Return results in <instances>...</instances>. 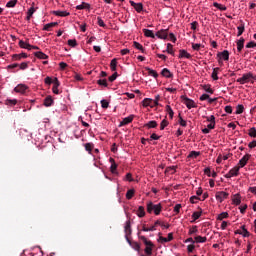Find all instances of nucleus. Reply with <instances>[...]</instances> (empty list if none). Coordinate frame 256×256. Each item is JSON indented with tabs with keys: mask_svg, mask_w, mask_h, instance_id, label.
Returning a JSON list of instances; mask_svg holds the SVG:
<instances>
[{
	"mask_svg": "<svg viewBox=\"0 0 256 256\" xmlns=\"http://www.w3.org/2000/svg\"><path fill=\"white\" fill-rule=\"evenodd\" d=\"M183 57H185V59H191V55L184 49L179 51V59H183Z\"/></svg>",
	"mask_w": 256,
	"mask_h": 256,
	"instance_id": "20",
	"label": "nucleus"
},
{
	"mask_svg": "<svg viewBox=\"0 0 256 256\" xmlns=\"http://www.w3.org/2000/svg\"><path fill=\"white\" fill-rule=\"evenodd\" d=\"M134 195H135V190L130 189L126 193V199L131 200L133 199Z\"/></svg>",
	"mask_w": 256,
	"mask_h": 256,
	"instance_id": "43",
	"label": "nucleus"
},
{
	"mask_svg": "<svg viewBox=\"0 0 256 256\" xmlns=\"http://www.w3.org/2000/svg\"><path fill=\"white\" fill-rule=\"evenodd\" d=\"M182 99H183L184 105H186L187 109H193V108L197 107V105L195 104V101H193L192 99H189L186 96H182Z\"/></svg>",
	"mask_w": 256,
	"mask_h": 256,
	"instance_id": "5",
	"label": "nucleus"
},
{
	"mask_svg": "<svg viewBox=\"0 0 256 256\" xmlns=\"http://www.w3.org/2000/svg\"><path fill=\"white\" fill-rule=\"evenodd\" d=\"M59 85H61V83H59V79L54 78L52 91L55 95H59Z\"/></svg>",
	"mask_w": 256,
	"mask_h": 256,
	"instance_id": "13",
	"label": "nucleus"
},
{
	"mask_svg": "<svg viewBox=\"0 0 256 256\" xmlns=\"http://www.w3.org/2000/svg\"><path fill=\"white\" fill-rule=\"evenodd\" d=\"M195 243H206L207 242V237H202V236H196L194 238Z\"/></svg>",
	"mask_w": 256,
	"mask_h": 256,
	"instance_id": "36",
	"label": "nucleus"
},
{
	"mask_svg": "<svg viewBox=\"0 0 256 256\" xmlns=\"http://www.w3.org/2000/svg\"><path fill=\"white\" fill-rule=\"evenodd\" d=\"M254 47H256V43L253 41L246 44V49H254Z\"/></svg>",
	"mask_w": 256,
	"mask_h": 256,
	"instance_id": "61",
	"label": "nucleus"
},
{
	"mask_svg": "<svg viewBox=\"0 0 256 256\" xmlns=\"http://www.w3.org/2000/svg\"><path fill=\"white\" fill-rule=\"evenodd\" d=\"M201 155V152L192 151L189 154V157H193L194 159H197Z\"/></svg>",
	"mask_w": 256,
	"mask_h": 256,
	"instance_id": "56",
	"label": "nucleus"
},
{
	"mask_svg": "<svg viewBox=\"0 0 256 256\" xmlns=\"http://www.w3.org/2000/svg\"><path fill=\"white\" fill-rule=\"evenodd\" d=\"M217 73H219V68H214V69H213V72H212V79H213L214 81L219 80V76H217Z\"/></svg>",
	"mask_w": 256,
	"mask_h": 256,
	"instance_id": "46",
	"label": "nucleus"
},
{
	"mask_svg": "<svg viewBox=\"0 0 256 256\" xmlns=\"http://www.w3.org/2000/svg\"><path fill=\"white\" fill-rule=\"evenodd\" d=\"M158 241L161 243H169V241H173V233H169L167 238L160 236Z\"/></svg>",
	"mask_w": 256,
	"mask_h": 256,
	"instance_id": "17",
	"label": "nucleus"
},
{
	"mask_svg": "<svg viewBox=\"0 0 256 256\" xmlns=\"http://www.w3.org/2000/svg\"><path fill=\"white\" fill-rule=\"evenodd\" d=\"M166 111H167L170 119H173L174 112H173V109L171 108V106L167 105L166 106Z\"/></svg>",
	"mask_w": 256,
	"mask_h": 256,
	"instance_id": "51",
	"label": "nucleus"
},
{
	"mask_svg": "<svg viewBox=\"0 0 256 256\" xmlns=\"http://www.w3.org/2000/svg\"><path fill=\"white\" fill-rule=\"evenodd\" d=\"M159 139H161V136H157V134L153 133L150 136V141H159Z\"/></svg>",
	"mask_w": 256,
	"mask_h": 256,
	"instance_id": "60",
	"label": "nucleus"
},
{
	"mask_svg": "<svg viewBox=\"0 0 256 256\" xmlns=\"http://www.w3.org/2000/svg\"><path fill=\"white\" fill-rule=\"evenodd\" d=\"M84 147H85V150L88 151V153H91V151H93L94 145L93 143H86Z\"/></svg>",
	"mask_w": 256,
	"mask_h": 256,
	"instance_id": "48",
	"label": "nucleus"
},
{
	"mask_svg": "<svg viewBox=\"0 0 256 256\" xmlns=\"http://www.w3.org/2000/svg\"><path fill=\"white\" fill-rule=\"evenodd\" d=\"M137 216L140 218L145 217V207L139 206V208L137 210Z\"/></svg>",
	"mask_w": 256,
	"mask_h": 256,
	"instance_id": "37",
	"label": "nucleus"
},
{
	"mask_svg": "<svg viewBox=\"0 0 256 256\" xmlns=\"http://www.w3.org/2000/svg\"><path fill=\"white\" fill-rule=\"evenodd\" d=\"M15 5H17V0H10L9 2H7L6 7L13 8L15 7Z\"/></svg>",
	"mask_w": 256,
	"mask_h": 256,
	"instance_id": "53",
	"label": "nucleus"
},
{
	"mask_svg": "<svg viewBox=\"0 0 256 256\" xmlns=\"http://www.w3.org/2000/svg\"><path fill=\"white\" fill-rule=\"evenodd\" d=\"M217 57L219 59H223L224 61H229V51L228 50H224L223 52H219L217 54Z\"/></svg>",
	"mask_w": 256,
	"mask_h": 256,
	"instance_id": "15",
	"label": "nucleus"
},
{
	"mask_svg": "<svg viewBox=\"0 0 256 256\" xmlns=\"http://www.w3.org/2000/svg\"><path fill=\"white\" fill-rule=\"evenodd\" d=\"M241 229L243 232L241 231H236V233H238L239 235H243V237H249L250 233L248 230L245 229V225L241 226Z\"/></svg>",
	"mask_w": 256,
	"mask_h": 256,
	"instance_id": "32",
	"label": "nucleus"
},
{
	"mask_svg": "<svg viewBox=\"0 0 256 256\" xmlns=\"http://www.w3.org/2000/svg\"><path fill=\"white\" fill-rule=\"evenodd\" d=\"M234 205H241V194H235L232 197Z\"/></svg>",
	"mask_w": 256,
	"mask_h": 256,
	"instance_id": "25",
	"label": "nucleus"
},
{
	"mask_svg": "<svg viewBox=\"0 0 256 256\" xmlns=\"http://www.w3.org/2000/svg\"><path fill=\"white\" fill-rule=\"evenodd\" d=\"M69 47H77V40L76 39H70L68 40Z\"/></svg>",
	"mask_w": 256,
	"mask_h": 256,
	"instance_id": "58",
	"label": "nucleus"
},
{
	"mask_svg": "<svg viewBox=\"0 0 256 256\" xmlns=\"http://www.w3.org/2000/svg\"><path fill=\"white\" fill-rule=\"evenodd\" d=\"M137 237L145 245L144 253H146V255L148 256L153 255V249L155 248V244H153L151 240H148L147 237L141 235V230L138 231Z\"/></svg>",
	"mask_w": 256,
	"mask_h": 256,
	"instance_id": "1",
	"label": "nucleus"
},
{
	"mask_svg": "<svg viewBox=\"0 0 256 256\" xmlns=\"http://www.w3.org/2000/svg\"><path fill=\"white\" fill-rule=\"evenodd\" d=\"M237 83H240V85H245V83H249V81H256V76L253 75L252 72H248L242 75L241 78H238Z\"/></svg>",
	"mask_w": 256,
	"mask_h": 256,
	"instance_id": "3",
	"label": "nucleus"
},
{
	"mask_svg": "<svg viewBox=\"0 0 256 256\" xmlns=\"http://www.w3.org/2000/svg\"><path fill=\"white\" fill-rule=\"evenodd\" d=\"M237 29H238L237 37H241V35H243V33L245 32V24L241 23V25H239Z\"/></svg>",
	"mask_w": 256,
	"mask_h": 256,
	"instance_id": "35",
	"label": "nucleus"
},
{
	"mask_svg": "<svg viewBox=\"0 0 256 256\" xmlns=\"http://www.w3.org/2000/svg\"><path fill=\"white\" fill-rule=\"evenodd\" d=\"M142 105H143V107H153V99H151V98H145V99L142 101Z\"/></svg>",
	"mask_w": 256,
	"mask_h": 256,
	"instance_id": "24",
	"label": "nucleus"
},
{
	"mask_svg": "<svg viewBox=\"0 0 256 256\" xmlns=\"http://www.w3.org/2000/svg\"><path fill=\"white\" fill-rule=\"evenodd\" d=\"M27 89H29V87H27V85L25 84H18L15 88L14 91L15 93H25V91H27Z\"/></svg>",
	"mask_w": 256,
	"mask_h": 256,
	"instance_id": "12",
	"label": "nucleus"
},
{
	"mask_svg": "<svg viewBox=\"0 0 256 256\" xmlns=\"http://www.w3.org/2000/svg\"><path fill=\"white\" fill-rule=\"evenodd\" d=\"M199 200H200V198L197 197V196H192V197L190 198V202L193 203V204L197 203V201H199Z\"/></svg>",
	"mask_w": 256,
	"mask_h": 256,
	"instance_id": "64",
	"label": "nucleus"
},
{
	"mask_svg": "<svg viewBox=\"0 0 256 256\" xmlns=\"http://www.w3.org/2000/svg\"><path fill=\"white\" fill-rule=\"evenodd\" d=\"M214 7H216V9H219V11H227V6L219 4L217 2L214 3Z\"/></svg>",
	"mask_w": 256,
	"mask_h": 256,
	"instance_id": "42",
	"label": "nucleus"
},
{
	"mask_svg": "<svg viewBox=\"0 0 256 256\" xmlns=\"http://www.w3.org/2000/svg\"><path fill=\"white\" fill-rule=\"evenodd\" d=\"M124 231H125V239H129V235L133 233V230H131V221H126V224L124 226Z\"/></svg>",
	"mask_w": 256,
	"mask_h": 256,
	"instance_id": "9",
	"label": "nucleus"
},
{
	"mask_svg": "<svg viewBox=\"0 0 256 256\" xmlns=\"http://www.w3.org/2000/svg\"><path fill=\"white\" fill-rule=\"evenodd\" d=\"M133 121V115H130L123 119V121L120 122V127H123V125H129Z\"/></svg>",
	"mask_w": 256,
	"mask_h": 256,
	"instance_id": "21",
	"label": "nucleus"
},
{
	"mask_svg": "<svg viewBox=\"0 0 256 256\" xmlns=\"http://www.w3.org/2000/svg\"><path fill=\"white\" fill-rule=\"evenodd\" d=\"M143 33L145 37H150L151 39H155V34L149 29H143Z\"/></svg>",
	"mask_w": 256,
	"mask_h": 256,
	"instance_id": "33",
	"label": "nucleus"
},
{
	"mask_svg": "<svg viewBox=\"0 0 256 256\" xmlns=\"http://www.w3.org/2000/svg\"><path fill=\"white\" fill-rule=\"evenodd\" d=\"M19 46L21 47V49H28V51H31V44H29L23 40L19 41Z\"/></svg>",
	"mask_w": 256,
	"mask_h": 256,
	"instance_id": "26",
	"label": "nucleus"
},
{
	"mask_svg": "<svg viewBox=\"0 0 256 256\" xmlns=\"http://www.w3.org/2000/svg\"><path fill=\"white\" fill-rule=\"evenodd\" d=\"M97 23L99 25V27H107V24H105V22L103 21V19H101V17H97Z\"/></svg>",
	"mask_w": 256,
	"mask_h": 256,
	"instance_id": "54",
	"label": "nucleus"
},
{
	"mask_svg": "<svg viewBox=\"0 0 256 256\" xmlns=\"http://www.w3.org/2000/svg\"><path fill=\"white\" fill-rule=\"evenodd\" d=\"M227 197H229V193H227L225 191H220V192L216 193V199L220 203H223V201H225V199H227Z\"/></svg>",
	"mask_w": 256,
	"mask_h": 256,
	"instance_id": "6",
	"label": "nucleus"
},
{
	"mask_svg": "<svg viewBox=\"0 0 256 256\" xmlns=\"http://www.w3.org/2000/svg\"><path fill=\"white\" fill-rule=\"evenodd\" d=\"M198 231L197 226H193L192 229L189 230V235H195Z\"/></svg>",
	"mask_w": 256,
	"mask_h": 256,
	"instance_id": "62",
	"label": "nucleus"
},
{
	"mask_svg": "<svg viewBox=\"0 0 256 256\" xmlns=\"http://www.w3.org/2000/svg\"><path fill=\"white\" fill-rule=\"evenodd\" d=\"M248 135H249V137H253L255 139L256 138V128L255 127L250 128Z\"/></svg>",
	"mask_w": 256,
	"mask_h": 256,
	"instance_id": "49",
	"label": "nucleus"
},
{
	"mask_svg": "<svg viewBox=\"0 0 256 256\" xmlns=\"http://www.w3.org/2000/svg\"><path fill=\"white\" fill-rule=\"evenodd\" d=\"M16 103H17V99H7L5 101V105H8V107H15Z\"/></svg>",
	"mask_w": 256,
	"mask_h": 256,
	"instance_id": "38",
	"label": "nucleus"
},
{
	"mask_svg": "<svg viewBox=\"0 0 256 256\" xmlns=\"http://www.w3.org/2000/svg\"><path fill=\"white\" fill-rule=\"evenodd\" d=\"M110 69L111 71H117V58L111 60Z\"/></svg>",
	"mask_w": 256,
	"mask_h": 256,
	"instance_id": "39",
	"label": "nucleus"
},
{
	"mask_svg": "<svg viewBox=\"0 0 256 256\" xmlns=\"http://www.w3.org/2000/svg\"><path fill=\"white\" fill-rule=\"evenodd\" d=\"M156 37H158V39H167V37H169V29L159 30L156 33Z\"/></svg>",
	"mask_w": 256,
	"mask_h": 256,
	"instance_id": "8",
	"label": "nucleus"
},
{
	"mask_svg": "<svg viewBox=\"0 0 256 256\" xmlns=\"http://www.w3.org/2000/svg\"><path fill=\"white\" fill-rule=\"evenodd\" d=\"M243 111H245V107L242 104H239L238 106H236V115H241V113H243Z\"/></svg>",
	"mask_w": 256,
	"mask_h": 256,
	"instance_id": "40",
	"label": "nucleus"
},
{
	"mask_svg": "<svg viewBox=\"0 0 256 256\" xmlns=\"http://www.w3.org/2000/svg\"><path fill=\"white\" fill-rule=\"evenodd\" d=\"M146 71H148V74L157 79L159 77V74H157V71L151 69V68H146Z\"/></svg>",
	"mask_w": 256,
	"mask_h": 256,
	"instance_id": "41",
	"label": "nucleus"
},
{
	"mask_svg": "<svg viewBox=\"0 0 256 256\" xmlns=\"http://www.w3.org/2000/svg\"><path fill=\"white\" fill-rule=\"evenodd\" d=\"M179 125H181V127H187V121L183 120L181 114H179Z\"/></svg>",
	"mask_w": 256,
	"mask_h": 256,
	"instance_id": "57",
	"label": "nucleus"
},
{
	"mask_svg": "<svg viewBox=\"0 0 256 256\" xmlns=\"http://www.w3.org/2000/svg\"><path fill=\"white\" fill-rule=\"evenodd\" d=\"M229 217V213L227 212H222L218 215L217 219L218 221H223V219H227Z\"/></svg>",
	"mask_w": 256,
	"mask_h": 256,
	"instance_id": "44",
	"label": "nucleus"
},
{
	"mask_svg": "<svg viewBox=\"0 0 256 256\" xmlns=\"http://www.w3.org/2000/svg\"><path fill=\"white\" fill-rule=\"evenodd\" d=\"M13 61H21V59H27V54L26 53H21V54H14L12 56Z\"/></svg>",
	"mask_w": 256,
	"mask_h": 256,
	"instance_id": "18",
	"label": "nucleus"
},
{
	"mask_svg": "<svg viewBox=\"0 0 256 256\" xmlns=\"http://www.w3.org/2000/svg\"><path fill=\"white\" fill-rule=\"evenodd\" d=\"M76 9H77L78 11H81V10H83V9H91V4H89V3H87V2H82L81 5L76 6Z\"/></svg>",
	"mask_w": 256,
	"mask_h": 256,
	"instance_id": "23",
	"label": "nucleus"
},
{
	"mask_svg": "<svg viewBox=\"0 0 256 256\" xmlns=\"http://www.w3.org/2000/svg\"><path fill=\"white\" fill-rule=\"evenodd\" d=\"M53 15H56V17H69L70 13L67 11H53Z\"/></svg>",
	"mask_w": 256,
	"mask_h": 256,
	"instance_id": "22",
	"label": "nucleus"
},
{
	"mask_svg": "<svg viewBox=\"0 0 256 256\" xmlns=\"http://www.w3.org/2000/svg\"><path fill=\"white\" fill-rule=\"evenodd\" d=\"M98 85H101L102 87H108L107 79H100L97 81Z\"/></svg>",
	"mask_w": 256,
	"mask_h": 256,
	"instance_id": "50",
	"label": "nucleus"
},
{
	"mask_svg": "<svg viewBox=\"0 0 256 256\" xmlns=\"http://www.w3.org/2000/svg\"><path fill=\"white\" fill-rule=\"evenodd\" d=\"M57 25H59L57 22L48 23L44 25L43 31H51V28L57 27Z\"/></svg>",
	"mask_w": 256,
	"mask_h": 256,
	"instance_id": "27",
	"label": "nucleus"
},
{
	"mask_svg": "<svg viewBox=\"0 0 256 256\" xmlns=\"http://www.w3.org/2000/svg\"><path fill=\"white\" fill-rule=\"evenodd\" d=\"M163 206L161 204H153V202H149L147 204V213H154V215H160Z\"/></svg>",
	"mask_w": 256,
	"mask_h": 256,
	"instance_id": "2",
	"label": "nucleus"
},
{
	"mask_svg": "<svg viewBox=\"0 0 256 256\" xmlns=\"http://www.w3.org/2000/svg\"><path fill=\"white\" fill-rule=\"evenodd\" d=\"M127 243H129L130 247L134 249V251H141V245L139 242L131 241L129 238L126 239Z\"/></svg>",
	"mask_w": 256,
	"mask_h": 256,
	"instance_id": "10",
	"label": "nucleus"
},
{
	"mask_svg": "<svg viewBox=\"0 0 256 256\" xmlns=\"http://www.w3.org/2000/svg\"><path fill=\"white\" fill-rule=\"evenodd\" d=\"M34 55L37 59H49V56L42 51L35 52Z\"/></svg>",
	"mask_w": 256,
	"mask_h": 256,
	"instance_id": "28",
	"label": "nucleus"
},
{
	"mask_svg": "<svg viewBox=\"0 0 256 256\" xmlns=\"http://www.w3.org/2000/svg\"><path fill=\"white\" fill-rule=\"evenodd\" d=\"M168 125H169V121H167V119L162 120L160 123V131H163L165 127H167Z\"/></svg>",
	"mask_w": 256,
	"mask_h": 256,
	"instance_id": "47",
	"label": "nucleus"
},
{
	"mask_svg": "<svg viewBox=\"0 0 256 256\" xmlns=\"http://www.w3.org/2000/svg\"><path fill=\"white\" fill-rule=\"evenodd\" d=\"M250 159H251V154H245V155L239 160L238 165H240V166H238V167H240V168L245 167V165H247V163H248V161H249Z\"/></svg>",
	"mask_w": 256,
	"mask_h": 256,
	"instance_id": "7",
	"label": "nucleus"
},
{
	"mask_svg": "<svg viewBox=\"0 0 256 256\" xmlns=\"http://www.w3.org/2000/svg\"><path fill=\"white\" fill-rule=\"evenodd\" d=\"M144 127H147V129H155L157 127V121L155 120L149 121L144 125Z\"/></svg>",
	"mask_w": 256,
	"mask_h": 256,
	"instance_id": "30",
	"label": "nucleus"
},
{
	"mask_svg": "<svg viewBox=\"0 0 256 256\" xmlns=\"http://www.w3.org/2000/svg\"><path fill=\"white\" fill-rule=\"evenodd\" d=\"M204 91H206V93H210L211 95H213V90L211 89V85H204L203 86Z\"/></svg>",
	"mask_w": 256,
	"mask_h": 256,
	"instance_id": "55",
	"label": "nucleus"
},
{
	"mask_svg": "<svg viewBox=\"0 0 256 256\" xmlns=\"http://www.w3.org/2000/svg\"><path fill=\"white\" fill-rule=\"evenodd\" d=\"M237 51L238 53H241L243 51V47H245V38L241 37L237 42Z\"/></svg>",
	"mask_w": 256,
	"mask_h": 256,
	"instance_id": "14",
	"label": "nucleus"
},
{
	"mask_svg": "<svg viewBox=\"0 0 256 256\" xmlns=\"http://www.w3.org/2000/svg\"><path fill=\"white\" fill-rule=\"evenodd\" d=\"M170 55H175V51H173V46L171 43L167 44V50H166Z\"/></svg>",
	"mask_w": 256,
	"mask_h": 256,
	"instance_id": "52",
	"label": "nucleus"
},
{
	"mask_svg": "<svg viewBox=\"0 0 256 256\" xmlns=\"http://www.w3.org/2000/svg\"><path fill=\"white\" fill-rule=\"evenodd\" d=\"M102 109H109V102L107 100H101Z\"/></svg>",
	"mask_w": 256,
	"mask_h": 256,
	"instance_id": "59",
	"label": "nucleus"
},
{
	"mask_svg": "<svg viewBox=\"0 0 256 256\" xmlns=\"http://www.w3.org/2000/svg\"><path fill=\"white\" fill-rule=\"evenodd\" d=\"M115 79H117V72H115L114 74H112V75L108 78V81H110V83H113V81H115Z\"/></svg>",
	"mask_w": 256,
	"mask_h": 256,
	"instance_id": "63",
	"label": "nucleus"
},
{
	"mask_svg": "<svg viewBox=\"0 0 256 256\" xmlns=\"http://www.w3.org/2000/svg\"><path fill=\"white\" fill-rule=\"evenodd\" d=\"M161 75L163 77H166L167 79H172L173 77V73H171V71H169V69L167 68H164L162 71H161Z\"/></svg>",
	"mask_w": 256,
	"mask_h": 256,
	"instance_id": "19",
	"label": "nucleus"
},
{
	"mask_svg": "<svg viewBox=\"0 0 256 256\" xmlns=\"http://www.w3.org/2000/svg\"><path fill=\"white\" fill-rule=\"evenodd\" d=\"M200 211H196V212H193L192 214V221L191 223H195L197 221V219H199L201 217V215H203V210H201V208H199Z\"/></svg>",
	"mask_w": 256,
	"mask_h": 256,
	"instance_id": "16",
	"label": "nucleus"
},
{
	"mask_svg": "<svg viewBox=\"0 0 256 256\" xmlns=\"http://www.w3.org/2000/svg\"><path fill=\"white\" fill-rule=\"evenodd\" d=\"M241 167L235 166L227 174H225L226 179H231V177H237L239 175V170Z\"/></svg>",
	"mask_w": 256,
	"mask_h": 256,
	"instance_id": "4",
	"label": "nucleus"
},
{
	"mask_svg": "<svg viewBox=\"0 0 256 256\" xmlns=\"http://www.w3.org/2000/svg\"><path fill=\"white\" fill-rule=\"evenodd\" d=\"M133 47H135V49H138V51H141V53H145V48H143V45H141L139 42L134 41Z\"/></svg>",
	"mask_w": 256,
	"mask_h": 256,
	"instance_id": "31",
	"label": "nucleus"
},
{
	"mask_svg": "<svg viewBox=\"0 0 256 256\" xmlns=\"http://www.w3.org/2000/svg\"><path fill=\"white\" fill-rule=\"evenodd\" d=\"M45 107H51L53 105V98L51 96H48L44 100Z\"/></svg>",
	"mask_w": 256,
	"mask_h": 256,
	"instance_id": "34",
	"label": "nucleus"
},
{
	"mask_svg": "<svg viewBox=\"0 0 256 256\" xmlns=\"http://www.w3.org/2000/svg\"><path fill=\"white\" fill-rule=\"evenodd\" d=\"M33 13H35V8L31 7L29 10H28V13H27V21H30L31 20V17H33Z\"/></svg>",
	"mask_w": 256,
	"mask_h": 256,
	"instance_id": "45",
	"label": "nucleus"
},
{
	"mask_svg": "<svg viewBox=\"0 0 256 256\" xmlns=\"http://www.w3.org/2000/svg\"><path fill=\"white\" fill-rule=\"evenodd\" d=\"M130 5L131 7H134L137 13H141V11H143V3H135V1L130 0Z\"/></svg>",
	"mask_w": 256,
	"mask_h": 256,
	"instance_id": "11",
	"label": "nucleus"
},
{
	"mask_svg": "<svg viewBox=\"0 0 256 256\" xmlns=\"http://www.w3.org/2000/svg\"><path fill=\"white\" fill-rule=\"evenodd\" d=\"M110 163H111V167H110L111 173H117V163H115V159L110 158Z\"/></svg>",
	"mask_w": 256,
	"mask_h": 256,
	"instance_id": "29",
	"label": "nucleus"
}]
</instances>
